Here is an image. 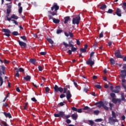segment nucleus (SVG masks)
<instances>
[{
    "mask_svg": "<svg viewBox=\"0 0 126 126\" xmlns=\"http://www.w3.org/2000/svg\"><path fill=\"white\" fill-rule=\"evenodd\" d=\"M54 92L58 93V92H60V93H63V89L62 87H59L58 85H56L54 88Z\"/></svg>",
    "mask_w": 126,
    "mask_h": 126,
    "instance_id": "1",
    "label": "nucleus"
},
{
    "mask_svg": "<svg viewBox=\"0 0 126 126\" xmlns=\"http://www.w3.org/2000/svg\"><path fill=\"white\" fill-rule=\"evenodd\" d=\"M79 21H80V17L77 16L75 18H73L72 24L78 25V24H79Z\"/></svg>",
    "mask_w": 126,
    "mask_h": 126,
    "instance_id": "2",
    "label": "nucleus"
},
{
    "mask_svg": "<svg viewBox=\"0 0 126 126\" xmlns=\"http://www.w3.org/2000/svg\"><path fill=\"white\" fill-rule=\"evenodd\" d=\"M54 116L55 117V118H63V119H64V112H63V111H60L59 114H56L55 113L54 114Z\"/></svg>",
    "mask_w": 126,
    "mask_h": 126,
    "instance_id": "3",
    "label": "nucleus"
},
{
    "mask_svg": "<svg viewBox=\"0 0 126 126\" xmlns=\"http://www.w3.org/2000/svg\"><path fill=\"white\" fill-rule=\"evenodd\" d=\"M108 104H109V103L107 101L104 102L101 101V107H103L104 110H106V111H109V107L107 106H108Z\"/></svg>",
    "mask_w": 126,
    "mask_h": 126,
    "instance_id": "4",
    "label": "nucleus"
},
{
    "mask_svg": "<svg viewBox=\"0 0 126 126\" xmlns=\"http://www.w3.org/2000/svg\"><path fill=\"white\" fill-rule=\"evenodd\" d=\"M17 42L19 43V45L21 46V48H25V49L27 48V44L26 43L21 41L20 40H18Z\"/></svg>",
    "mask_w": 126,
    "mask_h": 126,
    "instance_id": "5",
    "label": "nucleus"
},
{
    "mask_svg": "<svg viewBox=\"0 0 126 126\" xmlns=\"http://www.w3.org/2000/svg\"><path fill=\"white\" fill-rule=\"evenodd\" d=\"M115 56L117 59H124V56L121 55V52L119 50L115 53Z\"/></svg>",
    "mask_w": 126,
    "mask_h": 126,
    "instance_id": "6",
    "label": "nucleus"
},
{
    "mask_svg": "<svg viewBox=\"0 0 126 126\" xmlns=\"http://www.w3.org/2000/svg\"><path fill=\"white\" fill-rule=\"evenodd\" d=\"M109 122L111 124V123H119V120L118 119L114 118V117H110L109 118Z\"/></svg>",
    "mask_w": 126,
    "mask_h": 126,
    "instance_id": "7",
    "label": "nucleus"
},
{
    "mask_svg": "<svg viewBox=\"0 0 126 126\" xmlns=\"http://www.w3.org/2000/svg\"><path fill=\"white\" fill-rule=\"evenodd\" d=\"M87 64L90 65V66H93L94 63V61H92V59L89 58V60L86 62Z\"/></svg>",
    "mask_w": 126,
    "mask_h": 126,
    "instance_id": "8",
    "label": "nucleus"
},
{
    "mask_svg": "<svg viewBox=\"0 0 126 126\" xmlns=\"http://www.w3.org/2000/svg\"><path fill=\"white\" fill-rule=\"evenodd\" d=\"M12 19L17 20L18 19V17L15 14H13L10 18H7V20L9 22H10V21L12 20Z\"/></svg>",
    "mask_w": 126,
    "mask_h": 126,
    "instance_id": "9",
    "label": "nucleus"
},
{
    "mask_svg": "<svg viewBox=\"0 0 126 126\" xmlns=\"http://www.w3.org/2000/svg\"><path fill=\"white\" fill-rule=\"evenodd\" d=\"M60 8V7L58 6V4L57 3H55L53 7L51 8V10H54V9H55V11H57V10H59Z\"/></svg>",
    "mask_w": 126,
    "mask_h": 126,
    "instance_id": "10",
    "label": "nucleus"
},
{
    "mask_svg": "<svg viewBox=\"0 0 126 126\" xmlns=\"http://www.w3.org/2000/svg\"><path fill=\"white\" fill-rule=\"evenodd\" d=\"M115 89L116 90L112 91V92H114V93H120V89H121V87L120 86H116Z\"/></svg>",
    "mask_w": 126,
    "mask_h": 126,
    "instance_id": "11",
    "label": "nucleus"
},
{
    "mask_svg": "<svg viewBox=\"0 0 126 126\" xmlns=\"http://www.w3.org/2000/svg\"><path fill=\"white\" fill-rule=\"evenodd\" d=\"M66 93V98L67 100H69L70 98L72 97L71 94L70 93V91L69 90L67 91Z\"/></svg>",
    "mask_w": 126,
    "mask_h": 126,
    "instance_id": "12",
    "label": "nucleus"
},
{
    "mask_svg": "<svg viewBox=\"0 0 126 126\" xmlns=\"http://www.w3.org/2000/svg\"><path fill=\"white\" fill-rule=\"evenodd\" d=\"M2 75V71L1 69H0V86H1L2 84H3V80L2 79V77L1 76Z\"/></svg>",
    "mask_w": 126,
    "mask_h": 126,
    "instance_id": "13",
    "label": "nucleus"
},
{
    "mask_svg": "<svg viewBox=\"0 0 126 126\" xmlns=\"http://www.w3.org/2000/svg\"><path fill=\"white\" fill-rule=\"evenodd\" d=\"M121 12H122V10H121V9L120 8H117L116 13L117 14V15H118V16H119L120 17H121V16H122V14L121 13Z\"/></svg>",
    "mask_w": 126,
    "mask_h": 126,
    "instance_id": "14",
    "label": "nucleus"
},
{
    "mask_svg": "<svg viewBox=\"0 0 126 126\" xmlns=\"http://www.w3.org/2000/svg\"><path fill=\"white\" fill-rule=\"evenodd\" d=\"M3 114L4 115L6 118H8L9 119H11V118H12L11 114H10L9 113H6V112H3Z\"/></svg>",
    "mask_w": 126,
    "mask_h": 126,
    "instance_id": "15",
    "label": "nucleus"
},
{
    "mask_svg": "<svg viewBox=\"0 0 126 126\" xmlns=\"http://www.w3.org/2000/svg\"><path fill=\"white\" fill-rule=\"evenodd\" d=\"M97 105H97L98 108H101V105H102V101L96 102L94 103V106H97Z\"/></svg>",
    "mask_w": 126,
    "mask_h": 126,
    "instance_id": "16",
    "label": "nucleus"
},
{
    "mask_svg": "<svg viewBox=\"0 0 126 126\" xmlns=\"http://www.w3.org/2000/svg\"><path fill=\"white\" fill-rule=\"evenodd\" d=\"M71 117L74 121H76L77 120V118H78V115L77 114H73L71 115Z\"/></svg>",
    "mask_w": 126,
    "mask_h": 126,
    "instance_id": "17",
    "label": "nucleus"
},
{
    "mask_svg": "<svg viewBox=\"0 0 126 126\" xmlns=\"http://www.w3.org/2000/svg\"><path fill=\"white\" fill-rule=\"evenodd\" d=\"M63 45H64L65 47V48H67V47H70L71 48H73L74 47V45L72 44H67L65 42H63Z\"/></svg>",
    "mask_w": 126,
    "mask_h": 126,
    "instance_id": "18",
    "label": "nucleus"
},
{
    "mask_svg": "<svg viewBox=\"0 0 126 126\" xmlns=\"http://www.w3.org/2000/svg\"><path fill=\"white\" fill-rule=\"evenodd\" d=\"M64 24H66V23H67V22H68V21L70 19V18L69 17H66L64 18Z\"/></svg>",
    "mask_w": 126,
    "mask_h": 126,
    "instance_id": "19",
    "label": "nucleus"
},
{
    "mask_svg": "<svg viewBox=\"0 0 126 126\" xmlns=\"http://www.w3.org/2000/svg\"><path fill=\"white\" fill-rule=\"evenodd\" d=\"M24 80H27L28 81H29L31 79V76L29 75H27L26 77H24Z\"/></svg>",
    "mask_w": 126,
    "mask_h": 126,
    "instance_id": "20",
    "label": "nucleus"
},
{
    "mask_svg": "<svg viewBox=\"0 0 126 126\" xmlns=\"http://www.w3.org/2000/svg\"><path fill=\"white\" fill-rule=\"evenodd\" d=\"M30 63H32L33 64H35V63H36V59H31L30 60Z\"/></svg>",
    "mask_w": 126,
    "mask_h": 126,
    "instance_id": "21",
    "label": "nucleus"
},
{
    "mask_svg": "<svg viewBox=\"0 0 126 126\" xmlns=\"http://www.w3.org/2000/svg\"><path fill=\"white\" fill-rule=\"evenodd\" d=\"M1 68L2 69V74L4 75L5 74L4 71H5V66H4V65H2L1 66Z\"/></svg>",
    "mask_w": 126,
    "mask_h": 126,
    "instance_id": "22",
    "label": "nucleus"
},
{
    "mask_svg": "<svg viewBox=\"0 0 126 126\" xmlns=\"http://www.w3.org/2000/svg\"><path fill=\"white\" fill-rule=\"evenodd\" d=\"M121 100H122V101H124V102H126V98L125 97V94L122 93L121 94Z\"/></svg>",
    "mask_w": 126,
    "mask_h": 126,
    "instance_id": "23",
    "label": "nucleus"
},
{
    "mask_svg": "<svg viewBox=\"0 0 126 126\" xmlns=\"http://www.w3.org/2000/svg\"><path fill=\"white\" fill-rule=\"evenodd\" d=\"M94 111H93V109L92 108H91L88 110V114H90V115H93Z\"/></svg>",
    "mask_w": 126,
    "mask_h": 126,
    "instance_id": "24",
    "label": "nucleus"
},
{
    "mask_svg": "<svg viewBox=\"0 0 126 126\" xmlns=\"http://www.w3.org/2000/svg\"><path fill=\"white\" fill-rule=\"evenodd\" d=\"M110 63L111 64H115V63H116V61H115V60L114 59L111 58L110 60Z\"/></svg>",
    "mask_w": 126,
    "mask_h": 126,
    "instance_id": "25",
    "label": "nucleus"
},
{
    "mask_svg": "<svg viewBox=\"0 0 126 126\" xmlns=\"http://www.w3.org/2000/svg\"><path fill=\"white\" fill-rule=\"evenodd\" d=\"M112 117L114 118V119H117V114H116L115 111H112Z\"/></svg>",
    "mask_w": 126,
    "mask_h": 126,
    "instance_id": "26",
    "label": "nucleus"
},
{
    "mask_svg": "<svg viewBox=\"0 0 126 126\" xmlns=\"http://www.w3.org/2000/svg\"><path fill=\"white\" fill-rule=\"evenodd\" d=\"M53 22L56 24L58 23H60V20L57 19L56 18H53Z\"/></svg>",
    "mask_w": 126,
    "mask_h": 126,
    "instance_id": "27",
    "label": "nucleus"
},
{
    "mask_svg": "<svg viewBox=\"0 0 126 126\" xmlns=\"http://www.w3.org/2000/svg\"><path fill=\"white\" fill-rule=\"evenodd\" d=\"M99 113H100V111L98 110H94V115H95L96 116H98Z\"/></svg>",
    "mask_w": 126,
    "mask_h": 126,
    "instance_id": "28",
    "label": "nucleus"
},
{
    "mask_svg": "<svg viewBox=\"0 0 126 126\" xmlns=\"http://www.w3.org/2000/svg\"><path fill=\"white\" fill-rule=\"evenodd\" d=\"M28 108V102H26L25 103V106H24V110H27Z\"/></svg>",
    "mask_w": 126,
    "mask_h": 126,
    "instance_id": "29",
    "label": "nucleus"
},
{
    "mask_svg": "<svg viewBox=\"0 0 126 126\" xmlns=\"http://www.w3.org/2000/svg\"><path fill=\"white\" fill-rule=\"evenodd\" d=\"M10 33L11 32H6L5 33L3 34L4 36H6V37H9L10 36Z\"/></svg>",
    "mask_w": 126,
    "mask_h": 126,
    "instance_id": "30",
    "label": "nucleus"
},
{
    "mask_svg": "<svg viewBox=\"0 0 126 126\" xmlns=\"http://www.w3.org/2000/svg\"><path fill=\"white\" fill-rule=\"evenodd\" d=\"M47 40L48 41V42H49V43H50V44H54V41H53L52 39L48 38Z\"/></svg>",
    "mask_w": 126,
    "mask_h": 126,
    "instance_id": "31",
    "label": "nucleus"
},
{
    "mask_svg": "<svg viewBox=\"0 0 126 126\" xmlns=\"http://www.w3.org/2000/svg\"><path fill=\"white\" fill-rule=\"evenodd\" d=\"M80 51L81 52V53H82H82H86V50L85 48H80Z\"/></svg>",
    "mask_w": 126,
    "mask_h": 126,
    "instance_id": "32",
    "label": "nucleus"
},
{
    "mask_svg": "<svg viewBox=\"0 0 126 126\" xmlns=\"http://www.w3.org/2000/svg\"><path fill=\"white\" fill-rule=\"evenodd\" d=\"M107 8V6L106 4H102L100 7V9H105V8Z\"/></svg>",
    "mask_w": 126,
    "mask_h": 126,
    "instance_id": "33",
    "label": "nucleus"
},
{
    "mask_svg": "<svg viewBox=\"0 0 126 126\" xmlns=\"http://www.w3.org/2000/svg\"><path fill=\"white\" fill-rule=\"evenodd\" d=\"M110 95L111 96V98H112V99L116 97V94L114 93H110Z\"/></svg>",
    "mask_w": 126,
    "mask_h": 126,
    "instance_id": "34",
    "label": "nucleus"
},
{
    "mask_svg": "<svg viewBox=\"0 0 126 126\" xmlns=\"http://www.w3.org/2000/svg\"><path fill=\"white\" fill-rule=\"evenodd\" d=\"M21 39H22L24 41H27V39L26 38V36L25 35L22 36L20 37Z\"/></svg>",
    "mask_w": 126,
    "mask_h": 126,
    "instance_id": "35",
    "label": "nucleus"
},
{
    "mask_svg": "<svg viewBox=\"0 0 126 126\" xmlns=\"http://www.w3.org/2000/svg\"><path fill=\"white\" fill-rule=\"evenodd\" d=\"M103 121V119H96L94 122H96V123H99Z\"/></svg>",
    "mask_w": 126,
    "mask_h": 126,
    "instance_id": "36",
    "label": "nucleus"
},
{
    "mask_svg": "<svg viewBox=\"0 0 126 126\" xmlns=\"http://www.w3.org/2000/svg\"><path fill=\"white\" fill-rule=\"evenodd\" d=\"M67 89L66 88V87H64V88L63 89V94H65V93H66L67 92Z\"/></svg>",
    "mask_w": 126,
    "mask_h": 126,
    "instance_id": "37",
    "label": "nucleus"
},
{
    "mask_svg": "<svg viewBox=\"0 0 126 126\" xmlns=\"http://www.w3.org/2000/svg\"><path fill=\"white\" fill-rule=\"evenodd\" d=\"M49 92H50V88H49V87H47L45 88V92L46 93H49Z\"/></svg>",
    "mask_w": 126,
    "mask_h": 126,
    "instance_id": "38",
    "label": "nucleus"
},
{
    "mask_svg": "<svg viewBox=\"0 0 126 126\" xmlns=\"http://www.w3.org/2000/svg\"><path fill=\"white\" fill-rule=\"evenodd\" d=\"M112 101L113 102V103H114V104H117V98H112Z\"/></svg>",
    "mask_w": 126,
    "mask_h": 126,
    "instance_id": "39",
    "label": "nucleus"
},
{
    "mask_svg": "<svg viewBox=\"0 0 126 126\" xmlns=\"http://www.w3.org/2000/svg\"><path fill=\"white\" fill-rule=\"evenodd\" d=\"M95 87L97 88V89H102V86H100V85H96Z\"/></svg>",
    "mask_w": 126,
    "mask_h": 126,
    "instance_id": "40",
    "label": "nucleus"
},
{
    "mask_svg": "<svg viewBox=\"0 0 126 126\" xmlns=\"http://www.w3.org/2000/svg\"><path fill=\"white\" fill-rule=\"evenodd\" d=\"M122 7H123V8L125 10H126V2H124V3H123V6H122Z\"/></svg>",
    "mask_w": 126,
    "mask_h": 126,
    "instance_id": "41",
    "label": "nucleus"
},
{
    "mask_svg": "<svg viewBox=\"0 0 126 126\" xmlns=\"http://www.w3.org/2000/svg\"><path fill=\"white\" fill-rule=\"evenodd\" d=\"M65 103V102H61L60 103H59L58 106H60L61 107H63V106H64V103Z\"/></svg>",
    "mask_w": 126,
    "mask_h": 126,
    "instance_id": "42",
    "label": "nucleus"
},
{
    "mask_svg": "<svg viewBox=\"0 0 126 126\" xmlns=\"http://www.w3.org/2000/svg\"><path fill=\"white\" fill-rule=\"evenodd\" d=\"M12 34L14 36H17L19 34L18 33V32H12Z\"/></svg>",
    "mask_w": 126,
    "mask_h": 126,
    "instance_id": "43",
    "label": "nucleus"
},
{
    "mask_svg": "<svg viewBox=\"0 0 126 126\" xmlns=\"http://www.w3.org/2000/svg\"><path fill=\"white\" fill-rule=\"evenodd\" d=\"M89 123H90V125L92 126L94 125V122L92 120L89 121Z\"/></svg>",
    "mask_w": 126,
    "mask_h": 126,
    "instance_id": "44",
    "label": "nucleus"
},
{
    "mask_svg": "<svg viewBox=\"0 0 126 126\" xmlns=\"http://www.w3.org/2000/svg\"><path fill=\"white\" fill-rule=\"evenodd\" d=\"M2 32H10V31L8 29H3L2 30Z\"/></svg>",
    "mask_w": 126,
    "mask_h": 126,
    "instance_id": "45",
    "label": "nucleus"
},
{
    "mask_svg": "<svg viewBox=\"0 0 126 126\" xmlns=\"http://www.w3.org/2000/svg\"><path fill=\"white\" fill-rule=\"evenodd\" d=\"M40 54L41 56H46V55H47V53H46V52H40Z\"/></svg>",
    "mask_w": 126,
    "mask_h": 126,
    "instance_id": "46",
    "label": "nucleus"
},
{
    "mask_svg": "<svg viewBox=\"0 0 126 126\" xmlns=\"http://www.w3.org/2000/svg\"><path fill=\"white\" fill-rule=\"evenodd\" d=\"M94 52H92L91 53L90 55V59H92V57H93V56H94Z\"/></svg>",
    "mask_w": 126,
    "mask_h": 126,
    "instance_id": "47",
    "label": "nucleus"
},
{
    "mask_svg": "<svg viewBox=\"0 0 126 126\" xmlns=\"http://www.w3.org/2000/svg\"><path fill=\"white\" fill-rule=\"evenodd\" d=\"M66 124H68V125L69 124H71V120H70L69 119H66Z\"/></svg>",
    "mask_w": 126,
    "mask_h": 126,
    "instance_id": "48",
    "label": "nucleus"
},
{
    "mask_svg": "<svg viewBox=\"0 0 126 126\" xmlns=\"http://www.w3.org/2000/svg\"><path fill=\"white\" fill-rule=\"evenodd\" d=\"M11 21H12L13 23H14V24H15L16 25H17V24H18V23L14 20H11Z\"/></svg>",
    "mask_w": 126,
    "mask_h": 126,
    "instance_id": "49",
    "label": "nucleus"
},
{
    "mask_svg": "<svg viewBox=\"0 0 126 126\" xmlns=\"http://www.w3.org/2000/svg\"><path fill=\"white\" fill-rule=\"evenodd\" d=\"M19 71L20 72H24V69H23V68L20 67L19 69Z\"/></svg>",
    "mask_w": 126,
    "mask_h": 126,
    "instance_id": "50",
    "label": "nucleus"
},
{
    "mask_svg": "<svg viewBox=\"0 0 126 126\" xmlns=\"http://www.w3.org/2000/svg\"><path fill=\"white\" fill-rule=\"evenodd\" d=\"M32 101L33 102H34L35 103H36V102H37V99H36V98L35 97H32L31 98Z\"/></svg>",
    "mask_w": 126,
    "mask_h": 126,
    "instance_id": "51",
    "label": "nucleus"
},
{
    "mask_svg": "<svg viewBox=\"0 0 126 126\" xmlns=\"http://www.w3.org/2000/svg\"><path fill=\"white\" fill-rule=\"evenodd\" d=\"M64 97H65V94H61L60 95V97L61 99H63V98H64Z\"/></svg>",
    "mask_w": 126,
    "mask_h": 126,
    "instance_id": "52",
    "label": "nucleus"
},
{
    "mask_svg": "<svg viewBox=\"0 0 126 126\" xmlns=\"http://www.w3.org/2000/svg\"><path fill=\"white\" fill-rule=\"evenodd\" d=\"M76 50H77V48L74 47V46L73 47V48H71L72 52H75V51H76Z\"/></svg>",
    "mask_w": 126,
    "mask_h": 126,
    "instance_id": "53",
    "label": "nucleus"
},
{
    "mask_svg": "<svg viewBox=\"0 0 126 126\" xmlns=\"http://www.w3.org/2000/svg\"><path fill=\"white\" fill-rule=\"evenodd\" d=\"M38 70L39 71H43V68H42V66H38Z\"/></svg>",
    "mask_w": 126,
    "mask_h": 126,
    "instance_id": "54",
    "label": "nucleus"
},
{
    "mask_svg": "<svg viewBox=\"0 0 126 126\" xmlns=\"http://www.w3.org/2000/svg\"><path fill=\"white\" fill-rule=\"evenodd\" d=\"M117 103H121L122 102V99L121 98H116Z\"/></svg>",
    "mask_w": 126,
    "mask_h": 126,
    "instance_id": "55",
    "label": "nucleus"
},
{
    "mask_svg": "<svg viewBox=\"0 0 126 126\" xmlns=\"http://www.w3.org/2000/svg\"><path fill=\"white\" fill-rule=\"evenodd\" d=\"M19 13H22V7H19Z\"/></svg>",
    "mask_w": 126,
    "mask_h": 126,
    "instance_id": "56",
    "label": "nucleus"
},
{
    "mask_svg": "<svg viewBox=\"0 0 126 126\" xmlns=\"http://www.w3.org/2000/svg\"><path fill=\"white\" fill-rule=\"evenodd\" d=\"M76 44L78 46H80V41L78 39H76Z\"/></svg>",
    "mask_w": 126,
    "mask_h": 126,
    "instance_id": "57",
    "label": "nucleus"
},
{
    "mask_svg": "<svg viewBox=\"0 0 126 126\" xmlns=\"http://www.w3.org/2000/svg\"><path fill=\"white\" fill-rule=\"evenodd\" d=\"M103 36H104V34H103V32H101L99 34V38H103Z\"/></svg>",
    "mask_w": 126,
    "mask_h": 126,
    "instance_id": "58",
    "label": "nucleus"
},
{
    "mask_svg": "<svg viewBox=\"0 0 126 126\" xmlns=\"http://www.w3.org/2000/svg\"><path fill=\"white\" fill-rule=\"evenodd\" d=\"M71 109L73 111H75V112H77V108H76V107H72Z\"/></svg>",
    "mask_w": 126,
    "mask_h": 126,
    "instance_id": "59",
    "label": "nucleus"
},
{
    "mask_svg": "<svg viewBox=\"0 0 126 126\" xmlns=\"http://www.w3.org/2000/svg\"><path fill=\"white\" fill-rule=\"evenodd\" d=\"M120 76L122 78H126V75H125V74H120Z\"/></svg>",
    "mask_w": 126,
    "mask_h": 126,
    "instance_id": "60",
    "label": "nucleus"
},
{
    "mask_svg": "<svg viewBox=\"0 0 126 126\" xmlns=\"http://www.w3.org/2000/svg\"><path fill=\"white\" fill-rule=\"evenodd\" d=\"M113 13V9H109L107 11V13Z\"/></svg>",
    "mask_w": 126,
    "mask_h": 126,
    "instance_id": "61",
    "label": "nucleus"
},
{
    "mask_svg": "<svg viewBox=\"0 0 126 126\" xmlns=\"http://www.w3.org/2000/svg\"><path fill=\"white\" fill-rule=\"evenodd\" d=\"M83 110H89V107L85 106L84 108L83 109Z\"/></svg>",
    "mask_w": 126,
    "mask_h": 126,
    "instance_id": "62",
    "label": "nucleus"
},
{
    "mask_svg": "<svg viewBox=\"0 0 126 126\" xmlns=\"http://www.w3.org/2000/svg\"><path fill=\"white\" fill-rule=\"evenodd\" d=\"M11 11L10 9H9V8L7 9V14H9V13H10Z\"/></svg>",
    "mask_w": 126,
    "mask_h": 126,
    "instance_id": "63",
    "label": "nucleus"
},
{
    "mask_svg": "<svg viewBox=\"0 0 126 126\" xmlns=\"http://www.w3.org/2000/svg\"><path fill=\"white\" fill-rule=\"evenodd\" d=\"M121 73H122V74H126V70H123L121 71Z\"/></svg>",
    "mask_w": 126,
    "mask_h": 126,
    "instance_id": "64",
    "label": "nucleus"
}]
</instances>
